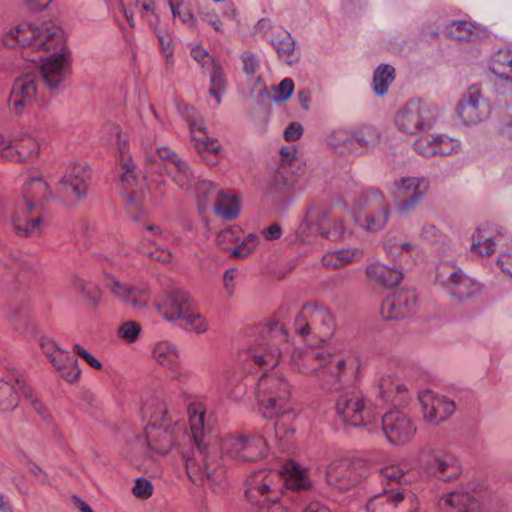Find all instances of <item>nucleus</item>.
Here are the masks:
<instances>
[{"mask_svg": "<svg viewBox=\"0 0 512 512\" xmlns=\"http://www.w3.org/2000/svg\"><path fill=\"white\" fill-rule=\"evenodd\" d=\"M353 135L357 156L377 146L381 138L379 130L373 126H363L353 132Z\"/></svg>", "mask_w": 512, "mask_h": 512, "instance_id": "nucleus-38", "label": "nucleus"}, {"mask_svg": "<svg viewBox=\"0 0 512 512\" xmlns=\"http://www.w3.org/2000/svg\"><path fill=\"white\" fill-rule=\"evenodd\" d=\"M436 284L451 297L463 301L479 291V285L468 277L460 268L448 263L437 268Z\"/></svg>", "mask_w": 512, "mask_h": 512, "instance_id": "nucleus-16", "label": "nucleus"}, {"mask_svg": "<svg viewBox=\"0 0 512 512\" xmlns=\"http://www.w3.org/2000/svg\"><path fill=\"white\" fill-rule=\"evenodd\" d=\"M395 78V69L388 64L379 65L373 74V91L384 96Z\"/></svg>", "mask_w": 512, "mask_h": 512, "instance_id": "nucleus-42", "label": "nucleus"}, {"mask_svg": "<svg viewBox=\"0 0 512 512\" xmlns=\"http://www.w3.org/2000/svg\"><path fill=\"white\" fill-rule=\"evenodd\" d=\"M489 68L502 81L512 83V50L496 51L491 57Z\"/></svg>", "mask_w": 512, "mask_h": 512, "instance_id": "nucleus-35", "label": "nucleus"}, {"mask_svg": "<svg viewBox=\"0 0 512 512\" xmlns=\"http://www.w3.org/2000/svg\"><path fill=\"white\" fill-rule=\"evenodd\" d=\"M436 139V155L447 156L457 153L460 150L461 144L457 139L448 137L447 135H436Z\"/></svg>", "mask_w": 512, "mask_h": 512, "instance_id": "nucleus-50", "label": "nucleus"}, {"mask_svg": "<svg viewBox=\"0 0 512 512\" xmlns=\"http://www.w3.org/2000/svg\"><path fill=\"white\" fill-rule=\"evenodd\" d=\"M141 331V327L134 321H127L119 328V336L126 342L132 343L136 341Z\"/></svg>", "mask_w": 512, "mask_h": 512, "instance_id": "nucleus-57", "label": "nucleus"}, {"mask_svg": "<svg viewBox=\"0 0 512 512\" xmlns=\"http://www.w3.org/2000/svg\"><path fill=\"white\" fill-rule=\"evenodd\" d=\"M288 334L278 321L265 324L257 344L249 347L242 354L245 362H250L263 369L256 385L255 397L259 411L265 418L278 417L290 397V384L284 376L269 374V368L278 365L280 357L289 350Z\"/></svg>", "mask_w": 512, "mask_h": 512, "instance_id": "nucleus-2", "label": "nucleus"}, {"mask_svg": "<svg viewBox=\"0 0 512 512\" xmlns=\"http://www.w3.org/2000/svg\"><path fill=\"white\" fill-rule=\"evenodd\" d=\"M243 69L247 75L253 76L259 68L258 59L254 54L245 52L242 55Z\"/></svg>", "mask_w": 512, "mask_h": 512, "instance_id": "nucleus-63", "label": "nucleus"}, {"mask_svg": "<svg viewBox=\"0 0 512 512\" xmlns=\"http://www.w3.org/2000/svg\"><path fill=\"white\" fill-rule=\"evenodd\" d=\"M439 512H484L483 502L474 494L464 490H453L438 500Z\"/></svg>", "mask_w": 512, "mask_h": 512, "instance_id": "nucleus-27", "label": "nucleus"}, {"mask_svg": "<svg viewBox=\"0 0 512 512\" xmlns=\"http://www.w3.org/2000/svg\"><path fill=\"white\" fill-rule=\"evenodd\" d=\"M335 407L342 421L353 427H369L378 417L370 401L355 388L342 391L336 399Z\"/></svg>", "mask_w": 512, "mask_h": 512, "instance_id": "nucleus-11", "label": "nucleus"}, {"mask_svg": "<svg viewBox=\"0 0 512 512\" xmlns=\"http://www.w3.org/2000/svg\"><path fill=\"white\" fill-rule=\"evenodd\" d=\"M40 345L44 354L50 359L51 362L52 358H59L60 353L65 352L48 337H42L40 340Z\"/></svg>", "mask_w": 512, "mask_h": 512, "instance_id": "nucleus-61", "label": "nucleus"}, {"mask_svg": "<svg viewBox=\"0 0 512 512\" xmlns=\"http://www.w3.org/2000/svg\"><path fill=\"white\" fill-rule=\"evenodd\" d=\"M147 172L161 175L167 173L172 181L184 191H192L198 177L187 161L167 147H159L146 156Z\"/></svg>", "mask_w": 512, "mask_h": 512, "instance_id": "nucleus-9", "label": "nucleus"}, {"mask_svg": "<svg viewBox=\"0 0 512 512\" xmlns=\"http://www.w3.org/2000/svg\"><path fill=\"white\" fill-rule=\"evenodd\" d=\"M381 493L371 497L366 504L367 512H376L377 508L389 504L397 507L404 500H408V512H418L420 502L415 494L411 493L408 485L411 479L408 475V465L391 464L379 469Z\"/></svg>", "mask_w": 512, "mask_h": 512, "instance_id": "nucleus-6", "label": "nucleus"}, {"mask_svg": "<svg viewBox=\"0 0 512 512\" xmlns=\"http://www.w3.org/2000/svg\"><path fill=\"white\" fill-rule=\"evenodd\" d=\"M194 191L200 211H205L213 201H217L221 192H219L214 184L210 181L197 179L192 188Z\"/></svg>", "mask_w": 512, "mask_h": 512, "instance_id": "nucleus-39", "label": "nucleus"}, {"mask_svg": "<svg viewBox=\"0 0 512 512\" xmlns=\"http://www.w3.org/2000/svg\"><path fill=\"white\" fill-rule=\"evenodd\" d=\"M368 474V463L362 459L338 460L328 466L326 481L330 486L346 491L358 485Z\"/></svg>", "mask_w": 512, "mask_h": 512, "instance_id": "nucleus-17", "label": "nucleus"}, {"mask_svg": "<svg viewBox=\"0 0 512 512\" xmlns=\"http://www.w3.org/2000/svg\"><path fill=\"white\" fill-rule=\"evenodd\" d=\"M127 211L134 220L140 219L141 200L134 192L128 193Z\"/></svg>", "mask_w": 512, "mask_h": 512, "instance_id": "nucleus-62", "label": "nucleus"}, {"mask_svg": "<svg viewBox=\"0 0 512 512\" xmlns=\"http://www.w3.org/2000/svg\"><path fill=\"white\" fill-rule=\"evenodd\" d=\"M343 221L339 218H330L328 212L320 207H310L301 224L297 234L302 241H307L312 235H320L331 241L343 238L345 234Z\"/></svg>", "mask_w": 512, "mask_h": 512, "instance_id": "nucleus-13", "label": "nucleus"}, {"mask_svg": "<svg viewBox=\"0 0 512 512\" xmlns=\"http://www.w3.org/2000/svg\"><path fill=\"white\" fill-rule=\"evenodd\" d=\"M437 118L438 108L435 104L413 98L397 112L395 125L404 134L417 135L432 129Z\"/></svg>", "mask_w": 512, "mask_h": 512, "instance_id": "nucleus-10", "label": "nucleus"}, {"mask_svg": "<svg viewBox=\"0 0 512 512\" xmlns=\"http://www.w3.org/2000/svg\"><path fill=\"white\" fill-rule=\"evenodd\" d=\"M503 238L501 230L494 233L489 226L478 228L472 235L471 249L482 256L491 255L502 244Z\"/></svg>", "mask_w": 512, "mask_h": 512, "instance_id": "nucleus-30", "label": "nucleus"}, {"mask_svg": "<svg viewBox=\"0 0 512 512\" xmlns=\"http://www.w3.org/2000/svg\"><path fill=\"white\" fill-rule=\"evenodd\" d=\"M278 416H281V418L274 424L275 441L281 452H287L290 450L293 442L294 429L284 422V418H290V416L294 417L295 414L291 410L282 409Z\"/></svg>", "mask_w": 512, "mask_h": 512, "instance_id": "nucleus-36", "label": "nucleus"}, {"mask_svg": "<svg viewBox=\"0 0 512 512\" xmlns=\"http://www.w3.org/2000/svg\"><path fill=\"white\" fill-rule=\"evenodd\" d=\"M268 41L274 47L279 57L290 64L295 49V43L291 35L283 30L277 37L270 38Z\"/></svg>", "mask_w": 512, "mask_h": 512, "instance_id": "nucleus-44", "label": "nucleus"}, {"mask_svg": "<svg viewBox=\"0 0 512 512\" xmlns=\"http://www.w3.org/2000/svg\"><path fill=\"white\" fill-rule=\"evenodd\" d=\"M414 388L411 380L405 382L388 374L380 378L378 383V395L383 402H391L402 405L406 401V395Z\"/></svg>", "mask_w": 512, "mask_h": 512, "instance_id": "nucleus-29", "label": "nucleus"}, {"mask_svg": "<svg viewBox=\"0 0 512 512\" xmlns=\"http://www.w3.org/2000/svg\"><path fill=\"white\" fill-rule=\"evenodd\" d=\"M417 308V296L413 290H399L384 299L381 315L386 320H399L411 316Z\"/></svg>", "mask_w": 512, "mask_h": 512, "instance_id": "nucleus-25", "label": "nucleus"}, {"mask_svg": "<svg viewBox=\"0 0 512 512\" xmlns=\"http://www.w3.org/2000/svg\"><path fill=\"white\" fill-rule=\"evenodd\" d=\"M259 237L256 234H249L238 246L233 248L230 252V256L234 258H245L247 257L258 244Z\"/></svg>", "mask_w": 512, "mask_h": 512, "instance_id": "nucleus-52", "label": "nucleus"}, {"mask_svg": "<svg viewBox=\"0 0 512 512\" xmlns=\"http://www.w3.org/2000/svg\"><path fill=\"white\" fill-rule=\"evenodd\" d=\"M210 75L209 93L218 104L222 101V95L226 91L227 81L221 63L215 58H209V67L206 69Z\"/></svg>", "mask_w": 512, "mask_h": 512, "instance_id": "nucleus-37", "label": "nucleus"}, {"mask_svg": "<svg viewBox=\"0 0 512 512\" xmlns=\"http://www.w3.org/2000/svg\"><path fill=\"white\" fill-rule=\"evenodd\" d=\"M215 213L226 220L235 219L240 212L238 199L227 194H220L214 206Z\"/></svg>", "mask_w": 512, "mask_h": 512, "instance_id": "nucleus-43", "label": "nucleus"}, {"mask_svg": "<svg viewBox=\"0 0 512 512\" xmlns=\"http://www.w3.org/2000/svg\"><path fill=\"white\" fill-rule=\"evenodd\" d=\"M121 175H120V181L124 189H132L133 187L137 186L138 184V175L136 172L135 165L130 161H124L121 164Z\"/></svg>", "mask_w": 512, "mask_h": 512, "instance_id": "nucleus-49", "label": "nucleus"}, {"mask_svg": "<svg viewBox=\"0 0 512 512\" xmlns=\"http://www.w3.org/2000/svg\"><path fill=\"white\" fill-rule=\"evenodd\" d=\"M22 193L24 208L22 212L17 210L14 213L12 225L15 232L20 236L35 235L40 229L42 219L37 217L29 220L25 214L40 208L43 201L48 199L50 195L48 185L40 173L33 170L25 176Z\"/></svg>", "mask_w": 512, "mask_h": 512, "instance_id": "nucleus-7", "label": "nucleus"}, {"mask_svg": "<svg viewBox=\"0 0 512 512\" xmlns=\"http://www.w3.org/2000/svg\"><path fill=\"white\" fill-rule=\"evenodd\" d=\"M75 287L83 294L93 308L98 306L101 300V290L97 285L83 279H76Z\"/></svg>", "mask_w": 512, "mask_h": 512, "instance_id": "nucleus-48", "label": "nucleus"}, {"mask_svg": "<svg viewBox=\"0 0 512 512\" xmlns=\"http://www.w3.org/2000/svg\"><path fill=\"white\" fill-rule=\"evenodd\" d=\"M102 141L106 145H115L119 152L123 155L125 153V147L128 142V137L123 134L120 127L116 124H110L105 128Z\"/></svg>", "mask_w": 512, "mask_h": 512, "instance_id": "nucleus-46", "label": "nucleus"}, {"mask_svg": "<svg viewBox=\"0 0 512 512\" xmlns=\"http://www.w3.org/2000/svg\"><path fill=\"white\" fill-rule=\"evenodd\" d=\"M430 183L424 177H402L395 181V197L401 213L413 211L426 196Z\"/></svg>", "mask_w": 512, "mask_h": 512, "instance_id": "nucleus-21", "label": "nucleus"}, {"mask_svg": "<svg viewBox=\"0 0 512 512\" xmlns=\"http://www.w3.org/2000/svg\"><path fill=\"white\" fill-rule=\"evenodd\" d=\"M272 182L278 187H289L294 182V175L288 164L282 163L276 170Z\"/></svg>", "mask_w": 512, "mask_h": 512, "instance_id": "nucleus-54", "label": "nucleus"}, {"mask_svg": "<svg viewBox=\"0 0 512 512\" xmlns=\"http://www.w3.org/2000/svg\"><path fill=\"white\" fill-rule=\"evenodd\" d=\"M166 181L156 180L149 187L150 200L153 205L160 206L166 197Z\"/></svg>", "mask_w": 512, "mask_h": 512, "instance_id": "nucleus-56", "label": "nucleus"}, {"mask_svg": "<svg viewBox=\"0 0 512 512\" xmlns=\"http://www.w3.org/2000/svg\"><path fill=\"white\" fill-rule=\"evenodd\" d=\"M182 116L189 125L195 148L202 159L209 165H215L220 146L216 139L207 136L201 114L194 107L185 106L182 110Z\"/></svg>", "mask_w": 512, "mask_h": 512, "instance_id": "nucleus-18", "label": "nucleus"}, {"mask_svg": "<svg viewBox=\"0 0 512 512\" xmlns=\"http://www.w3.org/2000/svg\"><path fill=\"white\" fill-rule=\"evenodd\" d=\"M90 179V168L85 164H76L58 182L57 194L63 200H82L87 196Z\"/></svg>", "mask_w": 512, "mask_h": 512, "instance_id": "nucleus-23", "label": "nucleus"}, {"mask_svg": "<svg viewBox=\"0 0 512 512\" xmlns=\"http://www.w3.org/2000/svg\"><path fill=\"white\" fill-rule=\"evenodd\" d=\"M360 209L356 221L371 232H377L387 224L391 209L384 195L379 190H367L358 200Z\"/></svg>", "mask_w": 512, "mask_h": 512, "instance_id": "nucleus-14", "label": "nucleus"}, {"mask_svg": "<svg viewBox=\"0 0 512 512\" xmlns=\"http://www.w3.org/2000/svg\"><path fill=\"white\" fill-rule=\"evenodd\" d=\"M420 459L428 473L443 481H453L461 474L457 458L453 454L435 449L432 445L423 447Z\"/></svg>", "mask_w": 512, "mask_h": 512, "instance_id": "nucleus-19", "label": "nucleus"}, {"mask_svg": "<svg viewBox=\"0 0 512 512\" xmlns=\"http://www.w3.org/2000/svg\"><path fill=\"white\" fill-rule=\"evenodd\" d=\"M238 277V270L231 268L223 274V288L228 297H232L235 293L236 279Z\"/></svg>", "mask_w": 512, "mask_h": 512, "instance_id": "nucleus-59", "label": "nucleus"}, {"mask_svg": "<svg viewBox=\"0 0 512 512\" xmlns=\"http://www.w3.org/2000/svg\"><path fill=\"white\" fill-rule=\"evenodd\" d=\"M327 144L333 152L346 159L357 157L353 132L335 130L327 138Z\"/></svg>", "mask_w": 512, "mask_h": 512, "instance_id": "nucleus-33", "label": "nucleus"}, {"mask_svg": "<svg viewBox=\"0 0 512 512\" xmlns=\"http://www.w3.org/2000/svg\"><path fill=\"white\" fill-rule=\"evenodd\" d=\"M286 488L299 492L312 487V481L307 469L289 460L280 471L259 470L248 476L245 496L253 504L261 508L269 507L280 500L281 482Z\"/></svg>", "mask_w": 512, "mask_h": 512, "instance_id": "nucleus-5", "label": "nucleus"}, {"mask_svg": "<svg viewBox=\"0 0 512 512\" xmlns=\"http://www.w3.org/2000/svg\"><path fill=\"white\" fill-rule=\"evenodd\" d=\"M106 287L110 292L123 303L134 309L144 308L149 300V293L146 288H135L128 284L121 283L113 275L105 271Z\"/></svg>", "mask_w": 512, "mask_h": 512, "instance_id": "nucleus-28", "label": "nucleus"}, {"mask_svg": "<svg viewBox=\"0 0 512 512\" xmlns=\"http://www.w3.org/2000/svg\"><path fill=\"white\" fill-rule=\"evenodd\" d=\"M334 327L330 311L320 304L304 305L294 319L295 333L304 339L310 336L325 342L333 334Z\"/></svg>", "mask_w": 512, "mask_h": 512, "instance_id": "nucleus-12", "label": "nucleus"}, {"mask_svg": "<svg viewBox=\"0 0 512 512\" xmlns=\"http://www.w3.org/2000/svg\"><path fill=\"white\" fill-rule=\"evenodd\" d=\"M158 310L166 320L179 321L186 331L202 334L209 328L206 318L194 309L192 298L182 289L169 291L158 303Z\"/></svg>", "mask_w": 512, "mask_h": 512, "instance_id": "nucleus-8", "label": "nucleus"}, {"mask_svg": "<svg viewBox=\"0 0 512 512\" xmlns=\"http://www.w3.org/2000/svg\"><path fill=\"white\" fill-rule=\"evenodd\" d=\"M341 267L359 261L363 257V251L358 248L338 250Z\"/></svg>", "mask_w": 512, "mask_h": 512, "instance_id": "nucleus-60", "label": "nucleus"}, {"mask_svg": "<svg viewBox=\"0 0 512 512\" xmlns=\"http://www.w3.org/2000/svg\"><path fill=\"white\" fill-rule=\"evenodd\" d=\"M136 8L142 18H144L151 26H156L159 22L158 15L154 11L153 0H136Z\"/></svg>", "mask_w": 512, "mask_h": 512, "instance_id": "nucleus-53", "label": "nucleus"}, {"mask_svg": "<svg viewBox=\"0 0 512 512\" xmlns=\"http://www.w3.org/2000/svg\"><path fill=\"white\" fill-rule=\"evenodd\" d=\"M456 112L465 125H476L489 117L490 104L478 87L471 86L457 105Z\"/></svg>", "mask_w": 512, "mask_h": 512, "instance_id": "nucleus-24", "label": "nucleus"}, {"mask_svg": "<svg viewBox=\"0 0 512 512\" xmlns=\"http://www.w3.org/2000/svg\"><path fill=\"white\" fill-rule=\"evenodd\" d=\"M500 131L502 135L512 138V105L507 108L502 117Z\"/></svg>", "mask_w": 512, "mask_h": 512, "instance_id": "nucleus-64", "label": "nucleus"}, {"mask_svg": "<svg viewBox=\"0 0 512 512\" xmlns=\"http://www.w3.org/2000/svg\"><path fill=\"white\" fill-rule=\"evenodd\" d=\"M3 44L26 49L23 56L38 66L50 91L59 90L67 76L69 63L61 27L52 22L21 23L3 35Z\"/></svg>", "mask_w": 512, "mask_h": 512, "instance_id": "nucleus-3", "label": "nucleus"}, {"mask_svg": "<svg viewBox=\"0 0 512 512\" xmlns=\"http://www.w3.org/2000/svg\"><path fill=\"white\" fill-rule=\"evenodd\" d=\"M37 76L27 73L18 77L12 86L8 105L14 114H21L25 107L30 106L37 96Z\"/></svg>", "mask_w": 512, "mask_h": 512, "instance_id": "nucleus-26", "label": "nucleus"}, {"mask_svg": "<svg viewBox=\"0 0 512 512\" xmlns=\"http://www.w3.org/2000/svg\"><path fill=\"white\" fill-rule=\"evenodd\" d=\"M140 413L143 420H148L144 435L139 438L151 450L166 453L172 447L194 444L192 455L183 457L187 474L197 485L208 484L214 492L223 488L225 470L219 464L217 454L203 441L204 410L200 406L189 405L187 413L190 432L186 422L168 414L166 403L160 392L148 394L142 400Z\"/></svg>", "mask_w": 512, "mask_h": 512, "instance_id": "nucleus-1", "label": "nucleus"}, {"mask_svg": "<svg viewBox=\"0 0 512 512\" xmlns=\"http://www.w3.org/2000/svg\"><path fill=\"white\" fill-rule=\"evenodd\" d=\"M382 432L389 443L397 446L407 444L416 434L417 428L412 419L400 410H391L381 419Z\"/></svg>", "mask_w": 512, "mask_h": 512, "instance_id": "nucleus-20", "label": "nucleus"}, {"mask_svg": "<svg viewBox=\"0 0 512 512\" xmlns=\"http://www.w3.org/2000/svg\"><path fill=\"white\" fill-rule=\"evenodd\" d=\"M292 368L305 375H315L328 389L339 390L341 383H347L354 374V362L347 363L345 356L331 353L324 345H306L295 348L291 353Z\"/></svg>", "mask_w": 512, "mask_h": 512, "instance_id": "nucleus-4", "label": "nucleus"}, {"mask_svg": "<svg viewBox=\"0 0 512 512\" xmlns=\"http://www.w3.org/2000/svg\"><path fill=\"white\" fill-rule=\"evenodd\" d=\"M474 25L464 20L452 21L445 26V34L458 41H471L474 36Z\"/></svg>", "mask_w": 512, "mask_h": 512, "instance_id": "nucleus-45", "label": "nucleus"}, {"mask_svg": "<svg viewBox=\"0 0 512 512\" xmlns=\"http://www.w3.org/2000/svg\"><path fill=\"white\" fill-rule=\"evenodd\" d=\"M132 493L137 498L148 499L153 494V485L145 478H137Z\"/></svg>", "mask_w": 512, "mask_h": 512, "instance_id": "nucleus-58", "label": "nucleus"}, {"mask_svg": "<svg viewBox=\"0 0 512 512\" xmlns=\"http://www.w3.org/2000/svg\"><path fill=\"white\" fill-rule=\"evenodd\" d=\"M16 383L19 386L23 397L30 402V405L33 408V410L37 414H39L42 417V419H48L49 414L45 406L34 396L33 390L26 384L25 380L22 378H17Z\"/></svg>", "mask_w": 512, "mask_h": 512, "instance_id": "nucleus-47", "label": "nucleus"}, {"mask_svg": "<svg viewBox=\"0 0 512 512\" xmlns=\"http://www.w3.org/2000/svg\"><path fill=\"white\" fill-rule=\"evenodd\" d=\"M418 399L424 420L432 426H438L447 421L456 409L452 399L430 390L420 392Z\"/></svg>", "mask_w": 512, "mask_h": 512, "instance_id": "nucleus-22", "label": "nucleus"}, {"mask_svg": "<svg viewBox=\"0 0 512 512\" xmlns=\"http://www.w3.org/2000/svg\"><path fill=\"white\" fill-rule=\"evenodd\" d=\"M414 150L424 156L431 157L436 155L437 139L434 135H428L417 139L414 142Z\"/></svg>", "mask_w": 512, "mask_h": 512, "instance_id": "nucleus-51", "label": "nucleus"}, {"mask_svg": "<svg viewBox=\"0 0 512 512\" xmlns=\"http://www.w3.org/2000/svg\"><path fill=\"white\" fill-rule=\"evenodd\" d=\"M366 274L371 280L385 287H393L403 278V273L398 266L390 267L379 262L369 265L366 268Z\"/></svg>", "mask_w": 512, "mask_h": 512, "instance_id": "nucleus-32", "label": "nucleus"}, {"mask_svg": "<svg viewBox=\"0 0 512 512\" xmlns=\"http://www.w3.org/2000/svg\"><path fill=\"white\" fill-rule=\"evenodd\" d=\"M222 458L240 462H252L266 456V440L260 435H230L221 440Z\"/></svg>", "mask_w": 512, "mask_h": 512, "instance_id": "nucleus-15", "label": "nucleus"}, {"mask_svg": "<svg viewBox=\"0 0 512 512\" xmlns=\"http://www.w3.org/2000/svg\"><path fill=\"white\" fill-rule=\"evenodd\" d=\"M273 91L276 93L273 96V101L281 103L288 100L294 91L293 80L284 78L277 86L273 87Z\"/></svg>", "mask_w": 512, "mask_h": 512, "instance_id": "nucleus-55", "label": "nucleus"}, {"mask_svg": "<svg viewBox=\"0 0 512 512\" xmlns=\"http://www.w3.org/2000/svg\"><path fill=\"white\" fill-rule=\"evenodd\" d=\"M28 144L25 149L15 139H6L0 134L1 157L9 161L25 162L37 153V144L33 140H29Z\"/></svg>", "mask_w": 512, "mask_h": 512, "instance_id": "nucleus-31", "label": "nucleus"}, {"mask_svg": "<svg viewBox=\"0 0 512 512\" xmlns=\"http://www.w3.org/2000/svg\"><path fill=\"white\" fill-rule=\"evenodd\" d=\"M77 362V359L68 352H61L59 358H52L53 366L68 382H74L80 376L81 371L77 367Z\"/></svg>", "mask_w": 512, "mask_h": 512, "instance_id": "nucleus-40", "label": "nucleus"}, {"mask_svg": "<svg viewBox=\"0 0 512 512\" xmlns=\"http://www.w3.org/2000/svg\"><path fill=\"white\" fill-rule=\"evenodd\" d=\"M21 378L15 376L14 383L3 381L0 379V410L11 411L17 407L19 402V393L21 390L16 383V379Z\"/></svg>", "mask_w": 512, "mask_h": 512, "instance_id": "nucleus-41", "label": "nucleus"}, {"mask_svg": "<svg viewBox=\"0 0 512 512\" xmlns=\"http://www.w3.org/2000/svg\"><path fill=\"white\" fill-rule=\"evenodd\" d=\"M156 361L164 367L177 372L180 370V352L177 346L170 341H161L153 349Z\"/></svg>", "mask_w": 512, "mask_h": 512, "instance_id": "nucleus-34", "label": "nucleus"}]
</instances>
